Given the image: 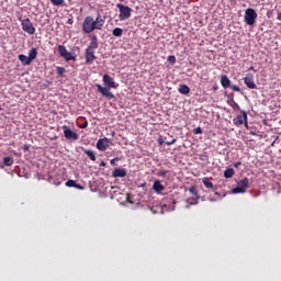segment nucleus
I'll return each mask as SVG.
<instances>
[{
	"mask_svg": "<svg viewBox=\"0 0 281 281\" xmlns=\"http://www.w3.org/2000/svg\"><path fill=\"white\" fill-rule=\"evenodd\" d=\"M104 23V19L100 15H98L95 20H93V16L87 15L82 22V32L85 34H91V32H95V30H102Z\"/></svg>",
	"mask_w": 281,
	"mask_h": 281,
	"instance_id": "obj_1",
	"label": "nucleus"
},
{
	"mask_svg": "<svg viewBox=\"0 0 281 281\" xmlns=\"http://www.w3.org/2000/svg\"><path fill=\"white\" fill-rule=\"evenodd\" d=\"M244 83L248 89H256V82L254 81V76L251 74L245 76Z\"/></svg>",
	"mask_w": 281,
	"mask_h": 281,
	"instance_id": "obj_12",
	"label": "nucleus"
},
{
	"mask_svg": "<svg viewBox=\"0 0 281 281\" xmlns=\"http://www.w3.org/2000/svg\"><path fill=\"white\" fill-rule=\"evenodd\" d=\"M121 2H124V1H126V0H120Z\"/></svg>",
	"mask_w": 281,
	"mask_h": 281,
	"instance_id": "obj_46",
	"label": "nucleus"
},
{
	"mask_svg": "<svg viewBox=\"0 0 281 281\" xmlns=\"http://www.w3.org/2000/svg\"><path fill=\"white\" fill-rule=\"evenodd\" d=\"M168 170H160L159 172H158V177H166V175H168Z\"/></svg>",
	"mask_w": 281,
	"mask_h": 281,
	"instance_id": "obj_35",
	"label": "nucleus"
},
{
	"mask_svg": "<svg viewBox=\"0 0 281 281\" xmlns=\"http://www.w3.org/2000/svg\"><path fill=\"white\" fill-rule=\"evenodd\" d=\"M23 150L27 153V150H30V145H23Z\"/></svg>",
	"mask_w": 281,
	"mask_h": 281,
	"instance_id": "obj_40",
	"label": "nucleus"
},
{
	"mask_svg": "<svg viewBox=\"0 0 281 281\" xmlns=\"http://www.w3.org/2000/svg\"><path fill=\"white\" fill-rule=\"evenodd\" d=\"M95 57V50H91L89 48H86L85 50V59L87 65H92V63L97 59Z\"/></svg>",
	"mask_w": 281,
	"mask_h": 281,
	"instance_id": "obj_10",
	"label": "nucleus"
},
{
	"mask_svg": "<svg viewBox=\"0 0 281 281\" xmlns=\"http://www.w3.org/2000/svg\"><path fill=\"white\" fill-rule=\"evenodd\" d=\"M220 82L224 89H229V87H232V80H229L227 75H223L220 79Z\"/></svg>",
	"mask_w": 281,
	"mask_h": 281,
	"instance_id": "obj_17",
	"label": "nucleus"
},
{
	"mask_svg": "<svg viewBox=\"0 0 281 281\" xmlns=\"http://www.w3.org/2000/svg\"><path fill=\"white\" fill-rule=\"evenodd\" d=\"M112 34H113V36H122V34H124V30L121 29V27H115V29L112 31Z\"/></svg>",
	"mask_w": 281,
	"mask_h": 281,
	"instance_id": "obj_27",
	"label": "nucleus"
},
{
	"mask_svg": "<svg viewBox=\"0 0 281 281\" xmlns=\"http://www.w3.org/2000/svg\"><path fill=\"white\" fill-rule=\"evenodd\" d=\"M97 148H98V150H101V151L106 150V148H109V138H106V137L100 138L97 142Z\"/></svg>",
	"mask_w": 281,
	"mask_h": 281,
	"instance_id": "obj_13",
	"label": "nucleus"
},
{
	"mask_svg": "<svg viewBox=\"0 0 281 281\" xmlns=\"http://www.w3.org/2000/svg\"><path fill=\"white\" fill-rule=\"evenodd\" d=\"M98 47H99L98 35H93V36L90 38L89 46H88L86 49H90V50H92V52H95V49H98Z\"/></svg>",
	"mask_w": 281,
	"mask_h": 281,
	"instance_id": "obj_16",
	"label": "nucleus"
},
{
	"mask_svg": "<svg viewBox=\"0 0 281 281\" xmlns=\"http://www.w3.org/2000/svg\"><path fill=\"white\" fill-rule=\"evenodd\" d=\"M153 190L157 193V194H161V192H164L166 190V188L164 187V184H161V182L159 180H156L153 184Z\"/></svg>",
	"mask_w": 281,
	"mask_h": 281,
	"instance_id": "obj_18",
	"label": "nucleus"
},
{
	"mask_svg": "<svg viewBox=\"0 0 281 281\" xmlns=\"http://www.w3.org/2000/svg\"><path fill=\"white\" fill-rule=\"evenodd\" d=\"M168 63H170V65H175V63H177V57H175V55H170L167 58Z\"/></svg>",
	"mask_w": 281,
	"mask_h": 281,
	"instance_id": "obj_29",
	"label": "nucleus"
},
{
	"mask_svg": "<svg viewBox=\"0 0 281 281\" xmlns=\"http://www.w3.org/2000/svg\"><path fill=\"white\" fill-rule=\"evenodd\" d=\"M158 144H159V146H164V144H166V137L160 136L158 138Z\"/></svg>",
	"mask_w": 281,
	"mask_h": 281,
	"instance_id": "obj_33",
	"label": "nucleus"
},
{
	"mask_svg": "<svg viewBox=\"0 0 281 281\" xmlns=\"http://www.w3.org/2000/svg\"><path fill=\"white\" fill-rule=\"evenodd\" d=\"M103 82H104V85H106V87H109V89L117 88V86H115V81L113 80V77H111L106 74L103 76Z\"/></svg>",
	"mask_w": 281,
	"mask_h": 281,
	"instance_id": "obj_14",
	"label": "nucleus"
},
{
	"mask_svg": "<svg viewBox=\"0 0 281 281\" xmlns=\"http://www.w3.org/2000/svg\"><path fill=\"white\" fill-rule=\"evenodd\" d=\"M19 21L21 22L23 32H26V34H31V35L36 34V27H34V24H32V21L29 18L26 19L19 18Z\"/></svg>",
	"mask_w": 281,
	"mask_h": 281,
	"instance_id": "obj_3",
	"label": "nucleus"
},
{
	"mask_svg": "<svg viewBox=\"0 0 281 281\" xmlns=\"http://www.w3.org/2000/svg\"><path fill=\"white\" fill-rule=\"evenodd\" d=\"M87 126H89V122L88 121H86L85 123L79 125V128H87Z\"/></svg>",
	"mask_w": 281,
	"mask_h": 281,
	"instance_id": "obj_37",
	"label": "nucleus"
},
{
	"mask_svg": "<svg viewBox=\"0 0 281 281\" xmlns=\"http://www.w3.org/2000/svg\"><path fill=\"white\" fill-rule=\"evenodd\" d=\"M248 71H256V69L254 68V66H250V67L248 68Z\"/></svg>",
	"mask_w": 281,
	"mask_h": 281,
	"instance_id": "obj_44",
	"label": "nucleus"
},
{
	"mask_svg": "<svg viewBox=\"0 0 281 281\" xmlns=\"http://www.w3.org/2000/svg\"><path fill=\"white\" fill-rule=\"evenodd\" d=\"M249 188V178H244L237 183V187L233 189V194H245Z\"/></svg>",
	"mask_w": 281,
	"mask_h": 281,
	"instance_id": "obj_6",
	"label": "nucleus"
},
{
	"mask_svg": "<svg viewBox=\"0 0 281 281\" xmlns=\"http://www.w3.org/2000/svg\"><path fill=\"white\" fill-rule=\"evenodd\" d=\"M100 166H106V162L101 161Z\"/></svg>",
	"mask_w": 281,
	"mask_h": 281,
	"instance_id": "obj_45",
	"label": "nucleus"
},
{
	"mask_svg": "<svg viewBox=\"0 0 281 281\" xmlns=\"http://www.w3.org/2000/svg\"><path fill=\"white\" fill-rule=\"evenodd\" d=\"M112 177L114 179H123L124 177H126V169L124 168H115L112 172Z\"/></svg>",
	"mask_w": 281,
	"mask_h": 281,
	"instance_id": "obj_15",
	"label": "nucleus"
},
{
	"mask_svg": "<svg viewBox=\"0 0 281 281\" xmlns=\"http://www.w3.org/2000/svg\"><path fill=\"white\" fill-rule=\"evenodd\" d=\"M239 166H243V162L237 161V162L234 164V167H235V168H238Z\"/></svg>",
	"mask_w": 281,
	"mask_h": 281,
	"instance_id": "obj_41",
	"label": "nucleus"
},
{
	"mask_svg": "<svg viewBox=\"0 0 281 281\" xmlns=\"http://www.w3.org/2000/svg\"><path fill=\"white\" fill-rule=\"evenodd\" d=\"M194 135H201L203 133V130L201 127H196L193 130Z\"/></svg>",
	"mask_w": 281,
	"mask_h": 281,
	"instance_id": "obj_34",
	"label": "nucleus"
},
{
	"mask_svg": "<svg viewBox=\"0 0 281 281\" xmlns=\"http://www.w3.org/2000/svg\"><path fill=\"white\" fill-rule=\"evenodd\" d=\"M36 56H38V50L36 48H31L29 52V59L35 60Z\"/></svg>",
	"mask_w": 281,
	"mask_h": 281,
	"instance_id": "obj_23",
	"label": "nucleus"
},
{
	"mask_svg": "<svg viewBox=\"0 0 281 281\" xmlns=\"http://www.w3.org/2000/svg\"><path fill=\"white\" fill-rule=\"evenodd\" d=\"M178 91L182 95H188V93H190V87H188V85H180Z\"/></svg>",
	"mask_w": 281,
	"mask_h": 281,
	"instance_id": "obj_20",
	"label": "nucleus"
},
{
	"mask_svg": "<svg viewBox=\"0 0 281 281\" xmlns=\"http://www.w3.org/2000/svg\"><path fill=\"white\" fill-rule=\"evenodd\" d=\"M227 104L231 105L234 111H240V105L235 102L234 98L227 100Z\"/></svg>",
	"mask_w": 281,
	"mask_h": 281,
	"instance_id": "obj_21",
	"label": "nucleus"
},
{
	"mask_svg": "<svg viewBox=\"0 0 281 281\" xmlns=\"http://www.w3.org/2000/svg\"><path fill=\"white\" fill-rule=\"evenodd\" d=\"M115 161H120V158H114L110 161L111 166H115Z\"/></svg>",
	"mask_w": 281,
	"mask_h": 281,
	"instance_id": "obj_38",
	"label": "nucleus"
},
{
	"mask_svg": "<svg viewBox=\"0 0 281 281\" xmlns=\"http://www.w3.org/2000/svg\"><path fill=\"white\" fill-rule=\"evenodd\" d=\"M57 52L59 56H61V58H65L67 63H69V60H76V56H72V54L67 50V47L63 45H58Z\"/></svg>",
	"mask_w": 281,
	"mask_h": 281,
	"instance_id": "obj_7",
	"label": "nucleus"
},
{
	"mask_svg": "<svg viewBox=\"0 0 281 281\" xmlns=\"http://www.w3.org/2000/svg\"><path fill=\"white\" fill-rule=\"evenodd\" d=\"M66 188H76V181L75 180H68L65 183Z\"/></svg>",
	"mask_w": 281,
	"mask_h": 281,
	"instance_id": "obj_28",
	"label": "nucleus"
},
{
	"mask_svg": "<svg viewBox=\"0 0 281 281\" xmlns=\"http://www.w3.org/2000/svg\"><path fill=\"white\" fill-rule=\"evenodd\" d=\"M56 71H57V74H58L59 76H64V74H65V68H63V67H57V68H56Z\"/></svg>",
	"mask_w": 281,
	"mask_h": 281,
	"instance_id": "obj_31",
	"label": "nucleus"
},
{
	"mask_svg": "<svg viewBox=\"0 0 281 281\" xmlns=\"http://www.w3.org/2000/svg\"><path fill=\"white\" fill-rule=\"evenodd\" d=\"M150 211L153 212V214H158L159 211L155 210L154 207H150Z\"/></svg>",
	"mask_w": 281,
	"mask_h": 281,
	"instance_id": "obj_42",
	"label": "nucleus"
},
{
	"mask_svg": "<svg viewBox=\"0 0 281 281\" xmlns=\"http://www.w3.org/2000/svg\"><path fill=\"white\" fill-rule=\"evenodd\" d=\"M83 153L87 155V157H89L90 161H95V151L91 149H83Z\"/></svg>",
	"mask_w": 281,
	"mask_h": 281,
	"instance_id": "obj_22",
	"label": "nucleus"
},
{
	"mask_svg": "<svg viewBox=\"0 0 281 281\" xmlns=\"http://www.w3.org/2000/svg\"><path fill=\"white\" fill-rule=\"evenodd\" d=\"M231 89H232V91H237V93H239V91H240V87H238L236 85L231 86Z\"/></svg>",
	"mask_w": 281,
	"mask_h": 281,
	"instance_id": "obj_36",
	"label": "nucleus"
},
{
	"mask_svg": "<svg viewBox=\"0 0 281 281\" xmlns=\"http://www.w3.org/2000/svg\"><path fill=\"white\" fill-rule=\"evenodd\" d=\"M50 3H53V5H63L65 0H50Z\"/></svg>",
	"mask_w": 281,
	"mask_h": 281,
	"instance_id": "obj_30",
	"label": "nucleus"
},
{
	"mask_svg": "<svg viewBox=\"0 0 281 281\" xmlns=\"http://www.w3.org/2000/svg\"><path fill=\"white\" fill-rule=\"evenodd\" d=\"M241 114H238L236 117L233 119V124L235 126H244L246 128H249V123L247 122L248 116L247 113L244 110H239Z\"/></svg>",
	"mask_w": 281,
	"mask_h": 281,
	"instance_id": "obj_4",
	"label": "nucleus"
},
{
	"mask_svg": "<svg viewBox=\"0 0 281 281\" xmlns=\"http://www.w3.org/2000/svg\"><path fill=\"white\" fill-rule=\"evenodd\" d=\"M95 87L97 91H99V93H101V95H103L104 98H108V100H113V98H115L113 92H111L110 88L102 87L100 83H97Z\"/></svg>",
	"mask_w": 281,
	"mask_h": 281,
	"instance_id": "obj_8",
	"label": "nucleus"
},
{
	"mask_svg": "<svg viewBox=\"0 0 281 281\" xmlns=\"http://www.w3.org/2000/svg\"><path fill=\"white\" fill-rule=\"evenodd\" d=\"M235 175V171L233 168H227L225 171H224V177L225 179H232V177H234Z\"/></svg>",
	"mask_w": 281,
	"mask_h": 281,
	"instance_id": "obj_24",
	"label": "nucleus"
},
{
	"mask_svg": "<svg viewBox=\"0 0 281 281\" xmlns=\"http://www.w3.org/2000/svg\"><path fill=\"white\" fill-rule=\"evenodd\" d=\"M19 60L22 63V65L27 66V65H32V60L30 59V57H27L26 55H19Z\"/></svg>",
	"mask_w": 281,
	"mask_h": 281,
	"instance_id": "obj_19",
	"label": "nucleus"
},
{
	"mask_svg": "<svg viewBox=\"0 0 281 281\" xmlns=\"http://www.w3.org/2000/svg\"><path fill=\"white\" fill-rule=\"evenodd\" d=\"M165 144L167 146H172V144H177V138H172L171 140H166Z\"/></svg>",
	"mask_w": 281,
	"mask_h": 281,
	"instance_id": "obj_32",
	"label": "nucleus"
},
{
	"mask_svg": "<svg viewBox=\"0 0 281 281\" xmlns=\"http://www.w3.org/2000/svg\"><path fill=\"white\" fill-rule=\"evenodd\" d=\"M202 183H203V186H205V188H210V189L214 188V183H212V181H210V178H203Z\"/></svg>",
	"mask_w": 281,
	"mask_h": 281,
	"instance_id": "obj_25",
	"label": "nucleus"
},
{
	"mask_svg": "<svg viewBox=\"0 0 281 281\" xmlns=\"http://www.w3.org/2000/svg\"><path fill=\"white\" fill-rule=\"evenodd\" d=\"M3 164L4 166H12V164H14V158L7 156L3 158Z\"/></svg>",
	"mask_w": 281,
	"mask_h": 281,
	"instance_id": "obj_26",
	"label": "nucleus"
},
{
	"mask_svg": "<svg viewBox=\"0 0 281 281\" xmlns=\"http://www.w3.org/2000/svg\"><path fill=\"white\" fill-rule=\"evenodd\" d=\"M258 19V13L255 9L248 8L245 10L244 20L246 25H256V20Z\"/></svg>",
	"mask_w": 281,
	"mask_h": 281,
	"instance_id": "obj_2",
	"label": "nucleus"
},
{
	"mask_svg": "<svg viewBox=\"0 0 281 281\" xmlns=\"http://www.w3.org/2000/svg\"><path fill=\"white\" fill-rule=\"evenodd\" d=\"M116 8L119 9V12H120L119 14L120 21H126V19H131V13L133 12V9L122 3H117Z\"/></svg>",
	"mask_w": 281,
	"mask_h": 281,
	"instance_id": "obj_5",
	"label": "nucleus"
},
{
	"mask_svg": "<svg viewBox=\"0 0 281 281\" xmlns=\"http://www.w3.org/2000/svg\"><path fill=\"white\" fill-rule=\"evenodd\" d=\"M75 188L77 190H85V187H82L81 184H78V183L75 184Z\"/></svg>",
	"mask_w": 281,
	"mask_h": 281,
	"instance_id": "obj_39",
	"label": "nucleus"
},
{
	"mask_svg": "<svg viewBox=\"0 0 281 281\" xmlns=\"http://www.w3.org/2000/svg\"><path fill=\"white\" fill-rule=\"evenodd\" d=\"M61 128L64 131V137L71 139L72 142L78 140V133L74 132L71 127L64 125Z\"/></svg>",
	"mask_w": 281,
	"mask_h": 281,
	"instance_id": "obj_9",
	"label": "nucleus"
},
{
	"mask_svg": "<svg viewBox=\"0 0 281 281\" xmlns=\"http://www.w3.org/2000/svg\"><path fill=\"white\" fill-rule=\"evenodd\" d=\"M68 24L74 25V19H68Z\"/></svg>",
	"mask_w": 281,
	"mask_h": 281,
	"instance_id": "obj_43",
	"label": "nucleus"
},
{
	"mask_svg": "<svg viewBox=\"0 0 281 281\" xmlns=\"http://www.w3.org/2000/svg\"><path fill=\"white\" fill-rule=\"evenodd\" d=\"M189 192L194 196L193 199H189L190 205H196V201L201 199V196L199 195V191L196 190V187H190Z\"/></svg>",
	"mask_w": 281,
	"mask_h": 281,
	"instance_id": "obj_11",
	"label": "nucleus"
}]
</instances>
